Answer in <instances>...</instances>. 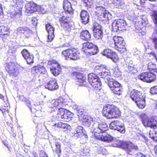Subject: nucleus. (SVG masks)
<instances>
[{
  "label": "nucleus",
  "instance_id": "nucleus-1",
  "mask_svg": "<svg viewBox=\"0 0 157 157\" xmlns=\"http://www.w3.org/2000/svg\"><path fill=\"white\" fill-rule=\"evenodd\" d=\"M72 15L71 13L64 12L63 15L59 18L58 21L60 26L66 31H71L74 25Z\"/></svg>",
  "mask_w": 157,
  "mask_h": 157
},
{
  "label": "nucleus",
  "instance_id": "nucleus-4",
  "mask_svg": "<svg viewBox=\"0 0 157 157\" xmlns=\"http://www.w3.org/2000/svg\"><path fill=\"white\" fill-rule=\"evenodd\" d=\"M88 81L94 90H99L101 89V80L97 75L90 73L88 75Z\"/></svg>",
  "mask_w": 157,
  "mask_h": 157
},
{
  "label": "nucleus",
  "instance_id": "nucleus-11",
  "mask_svg": "<svg viewBox=\"0 0 157 157\" xmlns=\"http://www.w3.org/2000/svg\"><path fill=\"white\" fill-rule=\"evenodd\" d=\"M17 6L14 7L13 10L9 13L11 18L15 17L17 15L20 16L22 14V8L23 6L22 3L21 1L18 0L16 2Z\"/></svg>",
  "mask_w": 157,
  "mask_h": 157
},
{
  "label": "nucleus",
  "instance_id": "nucleus-24",
  "mask_svg": "<svg viewBox=\"0 0 157 157\" xmlns=\"http://www.w3.org/2000/svg\"><path fill=\"white\" fill-rule=\"evenodd\" d=\"M123 142L119 140H116V139L109 136V145L116 147H122Z\"/></svg>",
  "mask_w": 157,
  "mask_h": 157
},
{
  "label": "nucleus",
  "instance_id": "nucleus-61",
  "mask_svg": "<svg viewBox=\"0 0 157 157\" xmlns=\"http://www.w3.org/2000/svg\"><path fill=\"white\" fill-rule=\"evenodd\" d=\"M136 157H146L144 155L140 153H138L136 155Z\"/></svg>",
  "mask_w": 157,
  "mask_h": 157
},
{
  "label": "nucleus",
  "instance_id": "nucleus-63",
  "mask_svg": "<svg viewBox=\"0 0 157 157\" xmlns=\"http://www.w3.org/2000/svg\"><path fill=\"white\" fill-rule=\"evenodd\" d=\"M32 154L34 157H38V155L36 152H33Z\"/></svg>",
  "mask_w": 157,
  "mask_h": 157
},
{
  "label": "nucleus",
  "instance_id": "nucleus-60",
  "mask_svg": "<svg viewBox=\"0 0 157 157\" xmlns=\"http://www.w3.org/2000/svg\"><path fill=\"white\" fill-rule=\"evenodd\" d=\"M13 126V125L12 124H10V125L8 126V128L9 130L11 129V131L13 132L14 130Z\"/></svg>",
  "mask_w": 157,
  "mask_h": 157
},
{
  "label": "nucleus",
  "instance_id": "nucleus-21",
  "mask_svg": "<svg viewBox=\"0 0 157 157\" xmlns=\"http://www.w3.org/2000/svg\"><path fill=\"white\" fill-rule=\"evenodd\" d=\"M122 147L128 154H131L130 153L132 150H137L138 149L137 146L135 145L133 143L130 142H124Z\"/></svg>",
  "mask_w": 157,
  "mask_h": 157
},
{
  "label": "nucleus",
  "instance_id": "nucleus-18",
  "mask_svg": "<svg viewBox=\"0 0 157 157\" xmlns=\"http://www.w3.org/2000/svg\"><path fill=\"white\" fill-rule=\"evenodd\" d=\"M21 53L28 64H30L33 63V56L28 50L23 49L21 51Z\"/></svg>",
  "mask_w": 157,
  "mask_h": 157
},
{
  "label": "nucleus",
  "instance_id": "nucleus-25",
  "mask_svg": "<svg viewBox=\"0 0 157 157\" xmlns=\"http://www.w3.org/2000/svg\"><path fill=\"white\" fill-rule=\"evenodd\" d=\"M32 71L35 75L44 74L47 72L44 66L40 65L34 66L32 68Z\"/></svg>",
  "mask_w": 157,
  "mask_h": 157
},
{
  "label": "nucleus",
  "instance_id": "nucleus-31",
  "mask_svg": "<svg viewBox=\"0 0 157 157\" xmlns=\"http://www.w3.org/2000/svg\"><path fill=\"white\" fill-rule=\"evenodd\" d=\"M95 45L93 43L91 42H87L84 43L82 44V51L86 54L89 49L93 48Z\"/></svg>",
  "mask_w": 157,
  "mask_h": 157
},
{
  "label": "nucleus",
  "instance_id": "nucleus-64",
  "mask_svg": "<svg viewBox=\"0 0 157 157\" xmlns=\"http://www.w3.org/2000/svg\"><path fill=\"white\" fill-rule=\"evenodd\" d=\"M152 133L151 132H150L149 133V136H150V137L151 138H152V139H153L154 140V138H155V136H151V134Z\"/></svg>",
  "mask_w": 157,
  "mask_h": 157
},
{
  "label": "nucleus",
  "instance_id": "nucleus-59",
  "mask_svg": "<svg viewBox=\"0 0 157 157\" xmlns=\"http://www.w3.org/2000/svg\"><path fill=\"white\" fill-rule=\"evenodd\" d=\"M102 54L105 56L108 57V52L107 49H105L102 53Z\"/></svg>",
  "mask_w": 157,
  "mask_h": 157
},
{
  "label": "nucleus",
  "instance_id": "nucleus-46",
  "mask_svg": "<svg viewBox=\"0 0 157 157\" xmlns=\"http://www.w3.org/2000/svg\"><path fill=\"white\" fill-rule=\"evenodd\" d=\"M23 34L25 38H29L32 35V31L28 28L26 31L24 32Z\"/></svg>",
  "mask_w": 157,
  "mask_h": 157
},
{
  "label": "nucleus",
  "instance_id": "nucleus-42",
  "mask_svg": "<svg viewBox=\"0 0 157 157\" xmlns=\"http://www.w3.org/2000/svg\"><path fill=\"white\" fill-rule=\"evenodd\" d=\"M55 145L56 146V148L55 150H53V152H55L57 154H60L61 151L60 142L58 141L55 142Z\"/></svg>",
  "mask_w": 157,
  "mask_h": 157
},
{
  "label": "nucleus",
  "instance_id": "nucleus-38",
  "mask_svg": "<svg viewBox=\"0 0 157 157\" xmlns=\"http://www.w3.org/2000/svg\"><path fill=\"white\" fill-rule=\"evenodd\" d=\"M106 10L105 8L102 6H97L96 8V10L94 12V14L97 16H98L101 14H102V13Z\"/></svg>",
  "mask_w": 157,
  "mask_h": 157
},
{
  "label": "nucleus",
  "instance_id": "nucleus-35",
  "mask_svg": "<svg viewBox=\"0 0 157 157\" xmlns=\"http://www.w3.org/2000/svg\"><path fill=\"white\" fill-rule=\"evenodd\" d=\"M151 39L152 40L155 48L157 49V30L156 29L154 30Z\"/></svg>",
  "mask_w": 157,
  "mask_h": 157
},
{
  "label": "nucleus",
  "instance_id": "nucleus-50",
  "mask_svg": "<svg viewBox=\"0 0 157 157\" xmlns=\"http://www.w3.org/2000/svg\"><path fill=\"white\" fill-rule=\"evenodd\" d=\"M114 73L117 76H119L121 75V71L119 69L118 67H116L114 68Z\"/></svg>",
  "mask_w": 157,
  "mask_h": 157
},
{
  "label": "nucleus",
  "instance_id": "nucleus-5",
  "mask_svg": "<svg viewBox=\"0 0 157 157\" xmlns=\"http://www.w3.org/2000/svg\"><path fill=\"white\" fill-rule=\"evenodd\" d=\"M5 69L9 75L17 77L19 74V68L14 62H9L5 63Z\"/></svg>",
  "mask_w": 157,
  "mask_h": 157
},
{
  "label": "nucleus",
  "instance_id": "nucleus-3",
  "mask_svg": "<svg viewBox=\"0 0 157 157\" xmlns=\"http://www.w3.org/2000/svg\"><path fill=\"white\" fill-rule=\"evenodd\" d=\"M79 53L74 48H69L62 51V55L66 60L75 61L79 58Z\"/></svg>",
  "mask_w": 157,
  "mask_h": 157
},
{
  "label": "nucleus",
  "instance_id": "nucleus-44",
  "mask_svg": "<svg viewBox=\"0 0 157 157\" xmlns=\"http://www.w3.org/2000/svg\"><path fill=\"white\" fill-rule=\"evenodd\" d=\"M148 69L151 71L153 70L154 71L157 72V69L156 68V65L151 62L149 63L147 65Z\"/></svg>",
  "mask_w": 157,
  "mask_h": 157
},
{
  "label": "nucleus",
  "instance_id": "nucleus-56",
  "mask_svg": "<svg viewBox=\"0 0 157 157\" xmlns=\"http://www.w3.org/2000/svg\"><path fill=\"white\" fill-rule=\"evenodd\" d=\"M25 101L26 102V104L30 109H31V105L30 101L27 98H25Z\"/></svg>",
  "mask_w": 157,
  "mask_h": 157
},
{
  "label": "nucleus",
  "instance_id": "nucleus-40",
  "mask_svg": "<svg viewBox=\"0 0 157 157\" xmlns=\"http://www.w3.org/2000/svg\"><path fill=\"white\" fill-rule=\"evenodd\" d=\"M66 109L62 108H59L57 110V117L58 118H64V115L65 113Z\"/></svg>",
  "mask_w": 157,
  "mask_h": 157
},
{
  "label": "nucleus",
  "instance_id": "nucleus-9",
  "mask_svg": "<svg viewBox=\"0 0 157 157\" xmlns=\"http://www.w3.org/2000/svg\"><path fill=\"white\" fill-rule=\"evenodd\" d=\"M126 23L123 19H119L114 21L112 25V31L117 32L118 30L123 31L126 29Z\"/></svg>",
  "mask_w": 157,
  "mask_h": 157
},
{
  "label": "nucleus",
  "instance_id": "nucleus-29",
  "mask_svg": "<svg viewBox=\"0 0 157 157\" xmlns=\"http://www.w3.org/2000/svg\"><path fill=\"white\" fill-rule=\"evenodd\" d=\"M80 37L82 40L86 41H89L91 39V35L87 30L81 31L80 33Z\"/></svg>",
  "mask_w": 157,
  "mask_h": 157
},
{
  "label": "nucleus",
  "instance_id": "nucleus-30",
  "mask_svg": "<svg viewBox=\"0 0 157 157\" xmlns=\"http://www.w3.org/2000/svg\"><path fill=\"white\" fill-rule=\"evenodd\" d=\"M83 128L80 126H77L73 133L74 136L78 138L82 137L83 134Z\"/></svg>",
  "mask_w": 157,
  "mask_h": 157
},
{
  "label": "nucleus",
  "instance_id": "nucleus-33",
  "mask_svg": "<svg viewBox=\"0 0 157 157\" xmlns=\"http://www.w3.org/2000/svg\"><path fill=\"white\" fill-rule=\"evenodd\" d=\"M99 50L97 46L95 45L91 49H89L86 53V55L87 56H90L97 54Z\"/></svg>",
  "mask_w": 157,
  "mask_h": 157
},
{
  "label": "nucleus",
  "instance_id": "nucleus-53",
  "mask_svg": "<svg viewBox=\"0 0 157 157\" xmlns=\"http://www.w3.org/2000/svg\"><path fill=\"white\" fill-rule=\"evenodd\" d=\"M148 56H149L150 59H155L157 61V55H156L153 52H151L148 54Z\"/></svg>",
  "mask_w": 157,
  "mask_h": 157
},
{
  "label": "nucleus",
  "instance_id": "nucleus-23",
  "mask_svg": "<svg viewBox=\"0 0 157 157\" xmlns=\"http://www.w3.org/2000/svg\"><path fill=\"white\" fill-rule=\"evenodd\" d=\"M46 29L48 33V41H51L55 37L54 32L55 28L50 24L48 23L46 25Z\"/></svg>",
  "mask_w": 157,
  "mask_h": 157
},
{
  "label": "nucleus",
  "instance_id": "nucleus-32",
  "mask_svg": "<svg viewBox=\"0 0 157 157\" xmlns=\"http://www.w3.org/2000/svg\"><path fill=\"white\" fill-rule=\"evenodd\" d=\"M65 113L64 115V118H62L61 119H63V120L68 122L71 120L73 114L71 112L66 109L65 111Z\"/></svg>",
  "mask_w": 157,
  "mask_h": 157
},
{
  "label": "nucleus",
  "instance_id": "nucleus-48",
  "mask_svg": "<svg viewBox=\"0 0 157 157\" xmlns=\"http://www.w3.org/2000/svg\"><path fill=\"white\" fill-rule=\"evenodd\" d=\"M17 49L15 46H11L9 47L8 49V52L10 53L13 54L16 51Z\"/></svg>",
  "mask_w": 157,
  "mask_h": 157
},
{
  "label": "nucleus",
  "instance_id": "nucleus-51",
  "mask_svg": "<svg viewBox=\"0 0 157 157\" xmlns=\"http://www.w3.org/2000/svg\"><path fill=\"white\" fill-rule=\"evenodd\" d=\"M150 92L152 94H157V86L151 87Z\"/></svg>",
  "mask_w": 157,
  "mask_h": 157
},
{
  "label": "nucleus",
  "instance_id": "nucleus-27",
  "mask_svg": "<svg viewBox=\"0 0 157 157\" xmlns=\"http://www.w3.org/2000/svg\"><path fill=\"white\" fill-rule=\"evenodd\" d=\"M80 17L82 23L84 25L88 23L90 16L87 12L85 10H82L80 14Z\"/></svg>",
  "mask_w": 157,
  "mask_h": 157
},
{
  "label": "nucleus",
  "instance_id": "nucleus-15",
  "mask_svg": "<svg viewBox=\"0 0 157 157\" xmlns=\"http://www.w3.org/2000/svg\"><path fill=\"white\" fill-rule=\"evenodd\" d=\"M143 124L145 127L155 128L157 127V118L155 117L147 118L143 121Z\"/></svg>",
  "mask_w": 157,
  "mask_h": 157
},
{
  "label": "nucleus",
  "instance_id": "nucleus-2",
  "mask_svg": "<svg viewBox=\"0 0 157 157\" xmlns=\"http://www.w3.org/2000/svg\"><path fill=\"white\" fill-rule=\"evenodd\" d=\"M132 100L135 101L139 108L143 109L145 106V96L140 91L133 90L130 94Z\"/></svg>",
  "mask_w": 157,
  "mask_h": 157
},
{
  "label": "nucleus",
  "instance_id": "nucleus-52",
  "mask_svg": "<svg viewBox=\"0 0 157 157\" xmlns=\"http://www.w3.org/2000/svg\"><path fill=\"white\" fill-rule=\"evenodd\" d=\"M108 108L107 106H105L102 110V114L103 116L106 117H108V111H107Z\"/></svg>",
  "mask_w": 157,
  "mask_h": 157
},
{
  "label": "nucleus",
  "instance_id": "nucleus-47",
  "mask_svg": "<svg viewBox=\"0 0 157 157\" xmlns=\"http://www.w3.org/2000/svg\"><path fill=\"white\" fill-rule=\"evenodd\" d=\"M28 28V27L25 26L20 27L17 29V31L18 33H22L23 34L24 32L26 31Z\"/></svg>",
  "mask_w": 157,
  "mask_h": 157
},
{
  "label": "nucleus",
  "instance_id": "nucleus-28",
  "mask_svg": "<svg viewBox=\"0 0 157 157\" xmlns=\"http://www.w3.org/2000/svg\"><path fill=\"white\" fill-rule=\"evenodd\" d=\"M63 7L65 11L69 13L73 14L72 8L70 2L67 0H64L63 2Z\"/></svg>",
  "mask_w": 157,
  "mask_h": 157
},
{
  "label": "nucleus",
  "instance_id": "nucleus-10",
  "mask_svg": "<svg viewBox=\"0 0 157 157\" xmlns=\"http://www.w3.org/2000/svg\"><path fill=\"white\" fill-rule=\"evenodd\" d=\"M139 79L147 82L150 83L156 79V75L151 72L142 73L138 76Z\"/></svg>",
  "mask_w": 157,
  "mask_h": 157
},
{
  "label": "nucleus",
  "instance_id": "nucleus-6",
  "mask_svg": "<svg viewBox=\"0 0 157 157\" xmlns=\"http://www.w3.org/2000/svg\"><path fill=\"white\" fill-rule=\"evenodd\" d=\"M70 77L76 80L77 84L79 86H87L88 83L86 81V77L83 73L79 72L72 71L70 73Z\"/></svg>",
  "mask_w": 157,
  "mask_h": 157
},
{
  "label": "nucleus",
  "instance_id": "nucleus-12",
  "mask_svg": "<svg viewBox=\"0 0 157 157\" xmlns=\"http://www.w3.org/2000/svg\"><path fill=\"white\" fill-rule=\"evenodd\" d=\"M95 138L104 142L108 141V134L105 130L102 131L99 128H98L94 134Z\"/></svg>",
  "mask_w": 157,
  "mask_h": 157
},
{
  "label": "nucleus",
  "instance_id": "nucleus-13",
  "mask_svg": "<svg viewBox=\"0 0 157 157\" xmlns=\"http://www.w3.org/2000/svg\"><path fill=\"white\" fill-rule=\"evenodd\" d=\"M121 115V112L115 105L109 104V118H116Z\"/></svg>",
  "mask_w": 157,
  "mask_h": 157
},
{
  "label": "nucleus",
  "instance_id": "nucleus-43",
  "mask_svg": "<svg viewBox=\"0 0 157 157\" xmlns=\"http://www.w3.org/2000/svg\"><path fill=\"white\" fill-rule=\"evenodd\" d=\"M105 67L102 66L97 65L94 68V72L97 74L100 75L103 70H105Z\"/></svg>",
  "mask_w": 157,
  "mask_h": 157
},
{
  "label": "nucleus",
  "instance_id": "nucleus-36",
  "mask_svg": "<svg viewBox=\"0 0 157 157\" xmlns=\"http://www.w3.org/2000/svg\"><path fill=\"white\" fill-rule=\"evenodd\" d=\"M109 58L111 59L113 62L115 63L117 62L119 59L117 54L111 50L110 51Z\"/></svg>",
  "mask_w": 157,
  "mask_h": 157
},
{
  "label": "nucleus",
  "instance_id": "nucleus-58",
  "mask_svg": "<svg viewBox=\"0 0 157 157\" xmlns=\"http://www.w3.org/2000/svg\"><path fill=\"white\" fill-rule=\"evenodd\" d=\"M140 117L142 120V122L144 120H146L147 119V116L145 113H142L140 116Z\"/></svg>",
  "mask_w": 157,
  "mask_h": 157
},
{
  "label": "nucleus",
  "instance_id": "nucleus-39",
  "mask_svg": "<svg viewBox=\"0 0 157 157\" xmlns=\"http://www.w3.org/2000/svg\"><path fill=\"white\" fill-rule=\"evenodd\" d=\"M10 107L8 104L6 103L5 104L2 105L0 108V111H1L3 115L6 113H9V112Z\"/></svg>",
  "mask_w": 157,
  "mask_h": 157
},
{
  "label": "nucleus",
  "instance_id": "nucleus-14",
  "mask_svg": "<svg viewBox=\"0 0 157 157\" xmlns=\"http://www.w3.org/2000/svg\"><path fill=\"white\" fill-rule=\"evenodd\" d=\"M45 88L50 90H57L59 87L56 80L54 78H50L48 81L45 84Z\"/></svg>",
  "mask_w": 157,
  "mask_h": 157
},
{
  "label": "nucleus",
  "instance_id": "nucleus-49",
  "mask_svg": "<svg viewBox=\"0 0 157 157\" xmlns=\"http://www.w3.org/2000/svg\"><path fill=\"white\" fill-rule=\"evenodd\" d=\"M106 68L105 67V70H103L102 72H101V73L100 74L101 76V77L103 78H105L108 75V72L106 71Z\"/></svg>",
  "mask_w": 157,
  "mask_h": 157
},
{
  "label": "nucleus",
  "instance_id": "nucleus-20",
  "mask_svg": "<svg viewBox=\"0 0 157 157\" xmlns=\"http://www.w3.org/2000/svg\"><path fill=\"white\" fill-rule=\"evenodd\" d=\"M51 106L50 107L51 108L53 107H59L63 106L65 105V99H64L61 97H59V98L52 100L51 102Z\"/></svg>",
  "mask_w": 157,
  "mask_h": 157
},
{
  "label": "nucleus",
  "instance_id": "nucleus-16",
  "mask_svg": "<svg viewBox=\"0 0 157 157\" xmlns=\"http://www.w3.org/2000/svg\"><path fill=\"white\" fill-rule=\"evenodd\" d=\"M113 40L114 42L115 48L117 50L119 51V49L124 48L125 43L122 37L115 36L113 37Z\"/></svg>",
  "mask_w": 157,
  "mask_h": 157
},
{
  "label": "nucleus",
  "instance_id": "nucleus-8",
  "mask_svg": "<svg viewBox=\"0 0 157 157\" xmlns=\"http://www.w3.org/2000/svg\"><path fill=\"white\" fill-rule=\"evenodd\" d=\"M109 87L112 93L118 95H120L122 89L121 85L113 79L109 80Z\"/></svg>",
  "mask_w": 157,
  "mask_h": 157
},
{
  "label": "nucleus",
  "instance_id": "nucleus-54",
  "mask_svg": "<svg viewBox=\"0 0 157 157\" xmlns=\"http://www.w3.org/2000/svg\"><path fill=\"white\" fill-rule=\"evenodd\" d=\"M83 2L85 4V6L86 7L90 6L92 2L91 0H82Z\"/></svg>",
  "mask_w": 157,
  "mask_h": 157
},
{
  "label": "nucleus",
  "instance_id": "nucleus-41",
  "mask_svg": "<svg viewBox=\"0 0 157 157\" xmlns=\"http://www.w3.org/2000/svg\"><path fill=\"white\" fill-rule=\"evenodd\" d=\"M55 125L57 126L58 128H62L64 129H68L70 127V125L66 123H63L62 122H60L57 123H56L54 124Z\"/></svg>",
  "mask_w": 157,
  "mask_h": 157
},
{
  "label": "nucleus",
  "instance_id": "nucleus-55",
  "mask_svg": "<svg viewBox=\"0 0 157 157\" xmlns=\"http://www.w3.org/2000/svg\"><path fill=\"white\" fill-rule=\"evenodd\" d=\"M40 157H48L45 152L40 150Z\"/></svg>",
  "mask_w": 157,
  "mask_h": 157
},
{
  "label": "nucleus",
  "instance_id": "nucleus-19",
  "mask_svg": "<svg viewBox=\"0 0 157 157\" xmlns=\"http://www.w3.org/2000/svg\"><path fill=\"white\" fill-rule=\"evenodd\" d=\"M10 29L7 26H0V38L3 41L5 40L6 37L10 36Z\"/></svg>",
  "mask_w": 157,
  "mask_h": 157
},
{
  "label": "nucleus",
  "instance_id": "nucleus-37",
  "mask_svg": "<svg viewBox=\"0 0 157 157\" xmlns=\"http://www.w3.org/2000/svg\"><path fill=\"white\" fill-rule=\"evenodd\" d=\"M97 17L98 19L100 21H106L108 19V11L106 10Z\"/></svg>",
  "mask_w": 157,
  "mask_h": 157
},
{
  "label": "nucleus",
  "instance_id": "nucleus-26",
  "mask_svg": "<svg viewBox=\"0 0 157 157\" xmlns=\"http://www.w3.org/2000/svg\"><path fill=\"white\" fill-rule=\"evenodd\" d=\"M26 9L31 13L37 11L39 6L33 2H30L27 3L25 6Z\"/></svg>",
  "mask_w": 157,
  "mask_h": 157
},
{
  "label": "nucleus",
  "instance_id": "nucleus-34",
  "mask_svg": "<svg viewBox=\"0 0 157 157\" xmlns=\"http://www.w3.org/2000/svg\"><path fill=\"white\" fill-rule=\"evenodd\" d=\"M93 31L94 36L96 40L101 39L103 36L102 29Z\"/></svg>",
  "mask_w": 157,
  "mask_h": 157
},
{
  "label": "nucleus",
  "instance_id": "nucleus-57",
  "mask_svg": "<svg viewBox=\"0 0 157 157\" xmlns=\"http://www.w3.org/2000/svg\"><path fill=\"white\" fill-rule=\"evenodd\" d=\"M142 24L143 25H144L145 24H147L148 23V21L147 20V19L146 18H144H144H142Z\"/></svg>",
  "mask_w": 157,
  "mask_h": 157
},
{
  "label": "nucleus",
  "instance_id": "nucleus-17",
  "mask_svg": "<svg viewBox=\"0 0 157 157\" xmlns=\"http://www.w3.org/2000/svg\"><path fill=\"white\" fill-rule=\"evenodd\" d=\"M109 128L111 129L117 130L121 133L125 132L123 124L118 121H114L110 123Z\"/></svg>",
  "mask_w": 157,
  "mask_h": 157
},
{
  "label": "nucleus",
  "instance_id": "nucleus-45",
  "mask_svg": "<svg viewBox=\"0 0 157 157\" xmlns=\"http://www.w3.org/2000/svg\"><path fill=\"white\" fill-rule=\"evenodd\" d=\"M101 29V25L98 22L95 21L93 25V31Z\"/></svg>",
  "mask_w": 157,
  "mask_h": 157
},
{
  "label": "nucleus",
  "instance_id": "nucleus-22",
  "mask_svg": "<svg viewBox=\"0 0 157 157\" xmlns=\"http://www.w3.org/2000/svg\"><path fill=\"white\" fill-rule=\"evenodd\" d=\"M80 119L82 124L87 127H90L94 121L93 118L88 115H81Z\"/></svg>",
  "mask_w": 157,
  "mask_h": 157
},
{
  "label": "nucleus",
  "instance_id": "nucleus-62",
  "mask_svg": "<svg viewBox=\"0 0 157 157\" xmlns=\"http://www.w3.org/2000/svg\"><path fill=\"white\" fill-rule=\"evenodd\" d=\"M128 69L129 71H131L133 70L134 67L132 65H129L128 67Z\"/></svg>",
  "mask_w": 157,
  "mask_h": 157
},
{
  "label": "nucleus",
  "instance_id": "nucleus-7",
  "mask_svg": "<svg viewBox=\"0 0 157 157\" xmlns=\"http://www.w3.org/2000/svg\"><path fill=\"white\" fill-rule=\"evenodd\" d=\"M47 66L49 67L51 73L54 76H57L61 73L62 68L60 65L56 60L53 59L48 60Z\"/></svg>",
  "mask_w": 157,
  "mask_h": 157
}]
</instances>
